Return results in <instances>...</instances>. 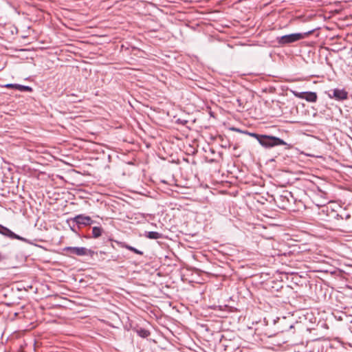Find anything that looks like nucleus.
Here are the masks:
<instances>
[{
	"label": "nucleus",
	"instance_id": "f257e3e1",
	"mask_svg": "<svg viewBox=\"0 0 352 352\" xmlns=\"http://www.w3.org/2000/svg\"><path fill=\"white\" fill-rule=\"evenodd\" d=\"M278 201L280 204L279 207L283 209L298 210L300 206H304L301 201L297 202L292 192L288 191H285L280 195L278 197Z\"/></svg>",
	"mask_w": 352,
	"mask_h": 352
},
{
	"label": "nucleus",
	"instance_id": "f03ea898",
	"mask_svg": "<svg viewBox=\"0 0 352 352\" xmlns=\"http://www.w3.org/2000/svg\"><path fill=\"white\" fill-rule=\"evenodd\" d=\"M313 30L305 33H292L276 37V42L279 46H285L297 42L306 38L311 34Z\"/></svg>",
	"mask_w": 352,
	"mask_h": 352
},
{
	"label": "nucleus",
	"instance_id": "7ed1b4c3",
	"mask_svg": "<svg viewBox=\"0 0 352 352\" xmlns=\"http://www.w3.org/2000/svg\"><path fill=\"white\" fill-rule=\"evenodd\" d=\"M259 144L264 148H270L279 145L287 146V148L289 149L292 148V145L287 144L283 140L273 135H262L261 140H259Z\"/></svg>",
	"mask_w": 352,
	"mask_h": 352
},
{
	"label": "nucleus",
	"instance_id": "20e7f679",
	"mask_svg": "<svg viewBox=\"0 0 352 352\" xmlns=\"http://www.w3.org/2000/svg\"><path fill=\"white\" fill-rule=\"evenodd\" d=\"M63 252H65L66 253L65 255L72 257L73 256H91L94 253V252L91 250H89L85 247H65L63 249Z\"/></svg>",
	"mask_w": 352,
	"mask_h": 352
},
{
	"label": "nucleus",
	"instance_id": "39448f33",
	"mask_svg": "<svg viewBox=\"0 0 352 352\" xmlns=\"http://www.w3.org/2000/svg\"><path fill=\"white\" fill-rule=\"evenodd\" d=\"M0 234L10 239H17L25 243H30L28 239L14 233L9 228L1 224H0Z\"/></svg>",
	"mask_w": 352,
	"mask_h": 352
},
{
	"label": "nucleus",
	"instance_id": "423d86ee",
	"mask_svg": "<svg viewBox=\"0 0 352 352\" xmlns=\"http://www.w3.org/2000/svg\"><path fill=\"white\" fill-rule=\"evenodd\" d=\"M72 221L76 223L80 227V226H90L94 223L91 218L84 214H78L72 219Z\"/></svg>",
	"mask_w": 352,
	"mask_h": 352
},
{
	"label": "nucleus",
	"instance_id": "0eeeda50",
	"mask_svg": "<svg viewBox=\"0 0 352 352\" xmlns=\"http://www.w3.org/2000/svg\"><path fill=\"white\" fill-rule=\"evenodd\" d=\"M333 94H329V97L331 98H334L337 100H344L347 99L348 93L344 89H334Z\"/></svg>",
	"mask_w": 352,
	"mask_h": 352
},
{
	"label": "nucleus",
	"instance_id": "6e6552de",
	"mask_svg": "<svg viewBox=\"0 0 352 352\" xmlns=\"http://www.w3.org/2000/svg\"><path fill=\"white\" fill-rule=\"evenodd\" d=\"M133 331L141 338H146L151 335V332L144 328L137 327Z\"/></svg>",
	"mask_w": 352,
	"mask_h": 352
},
{
	"label": "nucleus",
	"instance_id": "1a4fd4ad",
	"mask_svg": "<svg viewBox=\"0 0 352 352\" xmlns=\"http://www.w3.org/2000/svg\"><path fill=\"white\" fill-rule=\"evenodd\" d=\"M144 236L150 239H159L163 237V234L157 232L151 231L145 232Z\"/></svg>",
	"mask_w": 352,
	"mask_h": 352
},
{
	"label": "nucleus",
	"instance_id": "9d476101",
	"mask_svg": "<svg viewBox=\"0 0 352 352\" xmlns=\"http://www.w3.org/2000/svg\"><path fill=\"white\" fill-rule=\"evenodd\" d=\"M318 99V96L316 92L306 91L305 98L307 102H315Z\"/></svg>",
	"mask_w": 352,
	"mask_h": 352
},
{
	"label": "nucleus",
	"instance_id": "9b49d317",
	"mask_svg": "<svg viewBox=\"0 0 352 352\" xmlns=\"http://www.w3.org/2000/svg\"><path fill=\"white\" fill-rule=\"evenodd\" d=\"M102 228L99 226H94L92 228V236L95 239L98 238L102 235Z\"/></svg>",
	"mask_w": 352,
	"mask_h": 352
},
{
	"label": "nucleus",
	"instance_id": "f8f14e48",
	"mask_svg": "<svg viewBox=\"0 0 352 352\" xmlns=\"http://www.w3.org/2000/svg\"><path fill=\"white\" fill-rule=\"evenodd\" d=\"M16 89H17L21 92H23V91L30 92L32 91V87H30L29 86L19 85V84H17V86H16Z\"/></svg>",
	"mask_w": 352,
	"mask_h": 352
},
{
	"label": "nucleus",
	"instance_id": "ddd939ff",
	"mask_svg": "<svg viewBox=\"0 0 352 352\" xmlns=\"http://www.w3.org/2000/svg\"><path fill=\"white\" fill-rule=\"evenodd\" d=\"M123 247L125 248L126 249H127V250H130V251L137 254H140V255H142L143 254V252H142V251H140V250L136 249L135 248L132 247V246H131L129 245L126 244Z\"/></svg>",
	"mask_w": 352,
	"mask_h": 352
},
{
	"label": "nucleus",
	"instance_id": "4468645a",
	"mask_svg": "<svg viewBox=\"0 0 352 352\" xmlns=\"http://www.w3.org/2000/svg\"><path fill=\"white\" fill-rule=\"evenodd\" d=\"M243 133L248 134L250 136L254 138L258 142L259 140H261V137L262 136L261 134H258L255 133H250L248 131H244Z\"/></svg>",
	"mask_w": 352,
	"mask_h": 352
},
{
	"label": "nucleus",
	"instance_id": "2eb2a0df",
	"mask_svg": "<svg viewBox=\"0 0 352 352\" xmlns=\"http://www.w3.org/2000/svg\"><path fill=\"white\" fill-rule=\"evenodd\" d=\"M305 94H306V91L305 92H300L298 95L296 94V97L300 98V99H305Z\"/></svg>",
	"mask_w": 352,
	"mask_h": 352
},
{
	"label": "nucleus",
	"instance_id": "dca6fc26",
	"mask_svg": "<svg viewBox=\"0 0 352 352\" xmlns=\"http://www.w3.org/2000/svg\"><path fill=\"white\" fill-rule=\"evenodd\" d=\"M16 86H17V84L9 83V84H6L4 87H7V88H14L16 89Z\"/></svg>",
	"mask_w": 352,
	"mask_h": 352
},
{
	"label": "nucleus",
	"instance_id": "f3484780",
	"mask_svg": "<svg viewBox=\"0 0 352 352\" xmlns=\"http://www.w3.org/2000/svg\"><path fill=\"white\" fill-rule=\"evenodd\" d=\"M335 218L336 219H344V215L343 214H336V216H335Z\"/></svg>",
	"mask_w": 352,
	"mask_h": 352
},
{
	"label": "nucleus",
	"instance_id": "a211bd4d",
	"mask_svg": "<svg viewBox=\"0 0 352 352\" xmlns=\"http://www.w3.org/2000/svg\"><path fill=\"white\" fill-rule=\"evenodd\" d=\"M343 215H344V219L345 220H347V219H350V218H351V214H346V213H344V214H343Z\"/></svg>",
	"mask_w": 352,
	"mask_h": 352
},
{
	"label": "nucleus",
	"instance_id": "6ab92c4d",
	"mask_svg": "<svg viewBox=\"0 0 352 352\" xmlns=\"http://www.w3.org/2000/svg\"><path fill=\"white\" fill-rule=\"evenodd\" d=\"M5 259V256L0 252V262Z\"/></svg>",
	"mask_w": 352,
	"mask_h": 352
},
{
	"label": "nucleus",
	"instance_id": "aec40b11",
	"mask_svg": "<svg viewBox=\"0 0 352 352\" xmlns=\"http://www.w3.org/2000/svg\"><path fill=\"white\" fill-rule=\"evenodd\" d=\"M292 94L296 96V94H298L300 92L297 91H292Z\"/></svg>",
	"mask_w": 352,
	"mask_h": 352
},
{
	"label": "nucleus",
	"instance_id": "412c9836",
	"mask_svg": "<svg viewBox=\"0 0 352 352\" xmlns=\"http://www.w3.org/2000/svg\"><path fill=\"white\" fill-rule=\"evenodd\" d=\"M232 130L233 131H239V132H241V130L238 129H236V128H232Z\"/></svg>",
	"mask_w": 352,
	"mask_h": 352
},
{
	"label": "nucleus",
	"instance_id": "4be33fe9",
	"mask_svg": "<svg viewBox=\"0 0 352 352\" xmlns=\"http://www.w3.org/2000/svg\"><path fill=\"white\" fill-rule=\"evenodd\" d=\"M293 327H294V326H293L292 324H291V325L289 326V329H292Z\"/></svg>",
	"mask_w": 352,
	"mask_h": 352
},
{
	"label": "nucleus",
	"instance_id": "5701e85b",
	"mask_svg": "<svg viewBox=\"0 0 352 352\" xmlns=\"http://www.w3.org/2000/svg\"><path fill=\"white\" fill-rule=\"evenodd\" d=\"M278 289H279V287H277L276 288V291H278Z\"/></svg>",
	"mask_w": 352,
	"mask_h": 352
}]
</instances>
